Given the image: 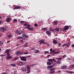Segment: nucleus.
Returning <instances> with one entry per match:
<instances>
[{
  "instance_id": "nucleus-1",
  "label": "nucleus",
  "mask_w": 74,
  "mask_h": 74,
  "mask_svg": "<svg viewBox=\"0 0 74 74\" xmlns=\"http://www.w3.org/2000/svg\"><path fill=\"white\" fill-rule=\"evenodd\" d=\"M48 60V61H49V62H51L53 64V65L49 66L47 67L48 69H51V68H52V67H53V66H54L56 64V63H55L56 62V60L54 59H49Z\"/></svg>"
},
{
  "instance_id": "nucleus-2",
  "label": "nucleus",
  "mask_w": 74,
  "mask_h": 74,
  "mask_svg": "<svg viewBox=\"0 0 74 74\" xmlns=\"http://www.w3.org/2000/svg\"><path fill=\"white\" fill-rule=\"evenodd\" d=\"M16 34H18V35H21V34H22V33H23V31H19L16 30L15 32Z\"/></svg>"
},
{
  "instance_id": "nucleus-3",
  "label": "nucleus",
  "mask_w": 74,
  "mask_h": 74,
  "mask_svg": "<svg viewBox=\"0 0 74 74\" xmlns=\"http://www.w3.org/2000/svg\"><path fill=\"white\" fill-rule=\"evenodd\" d=\"M69 27L70 26H65L64 27V28L63 30V32H65L66 30H68L69 29Z\"/></svg>"
},
{
  "instance_id": "nucleus-4",
  "label": "nucleus",
  "mask_w": 74,
  "mask_h": 74,
  "mask_svg": "<svg viewBox=\"0 0 74 74\" xmlns=\"http://www.w3.org/2000/svg\"><path fill=\"white\" fill-rule=\"evenodd\" d=\"M26 58V57H21L20 58L21 60H22L23 61H26L27 59Z\"/></svg>"
},
{
  "instance_id": "nucleus-5",
  "label": "nucleus",
  "mask_w": 74,
  "mask_h": 74,
  "mask_svg": "<svg viewBox=\"0 0 74 74\" xmlns=\"http://www.w3.org/2000/svg\"><path fill=\"white\" fill-rule=\"evenodd\" d=\"M25 29H28L29 30H30L31 31H32V30H34V28L33 27H25Z\"/></svg>"
},
{
  "instance_id": "nucleus-6",
  "label": "nucleus",
  "mask_w": 74,
  "mask_h": 74,
  "mask_svg": "<svg viewBox=\"0 0 74 74\" xmlns=\"http://www.w3.org/2000/svg\"><path fill=\"white\" fill-rule=\"evenodd\" d=\"M51 72L50 73V74H54L55 73V69L54 68H52L50 69Z\"/></svg>"
},
{
  "instance_id": "nucleus-7",
  "label": "nucleus",
  "mask_w": 74,
  "mask_h": 74,
  "mask_svg": "<svg viewBox=\"0 0 74 74\" xmlns=\"http://www.w3.org/2000/svg\"><path fill=\"white\" fill-rule=\"evenodd\" d=\"M0 31L2 32H4L6 31V29L4 27L1 28L0 29Z\"/></svg>"
},
{
  "instance_id": "nucleus-8",
  "label": "nucleus",
  "mask_w": 74,
  "mask_h": 74,
  "mask_svg": "<svg viewBox=\"0 0 74 74\" xmlns=\"http://www.w3.org/2000/svg\"><path fill=\"white\" fill-rule=\"evenodd\" d=\"M22 36L23 37H25V38H29V36H26V35L25 33L23 34H22Z\"/></svg>"
},
{
  "instance_id": "nucleus-9",
  "label": "nucleus",
  "mask_w": 74,
  "mask_h": 74,
  "mask_svg": "<svg viewBox=\"0 0 74 74\" xmlns=\"http://www.w3.org/2000/svg\"><path fill=\"white\" fill-rule=\"evenodd\" d=\"M17 40H19V39H21V40H25V38H23V37L22 36H18L17 37Z\"/></svg>"
},
{
  "instance_id": "nucleus-10",
  "label": "nucleus",
  "mask_w": 74,
  "mask_h": 74,
  "mask_svg": "<svg viewBox=\"0 0 74 74\" xmlns=\"http://www.w3.org/2000/svg\"><path fill=\"white\" fill-rule=\"evenodd\" d=\"M40 44H45V43L44 40H41L39 41Z\"/></svg>"
},
{
  "instance_id": "nucleus-11",
  "label": "nucleus",
  "mask_w": 74,
  "mask_h": 74,
  "mask_svg": "<svg viewBox=\"0 0 74 74\" xmlns=\"http://www.w3.org/2000/svg\"><path fill=\"white\" fill-rule=\"evenodd\" d=\"M12 57L10 56H7L6 57V58L7 60L10 59H12Z\"/></svg>"
},
{
  "instance_id": "nucleus-12",
  "label": "nucleus",
  "mask_w": 74,
  "mask_h": 74,
  "mask_svg": "<svg viewBox=\"0 0 74 74\" xmlns=\"http://www.w3.org/2000/svg\"><path fill=\"white\" fill-rule=\"evenodd\" d=\"M53 44H58V42L57 41V40H56L54 39L53 41Z\"/></svg>"
},
{
  "instance_id": "nucleus-13",
  "label": "nucleus",
  "mask_w": 74,
  "mask_h": 74,
  "mask_svg": "<svg viewBox=\"0 0 74 74\" xmlns=\"http://www.w3.org/2000/svg\"><path fill=\"white\" fill-rule=\"evenodd\" d=\"M46 33L47 34V35H49V36H50L51 34V32L47 31L46 32Z\"/></svg>"
},
{
  "instance_id": "nucleus-14",
  "label": "nucleus",
  "mask_w": 74,
  "mask_h": 74,
  "mask_svg": "<svg viewBox=\"0 0 74 74\" xmlns=\"http://www.w3.org/2000/svg\"><path fill=\"white\" fill-rule=\"evenodd\" d=\"M50 53H53V55L54 54H56V51L54 50H53L50 52Z\"/></svg>"
},
{
  "instance_id": "nucleus-15",
  "label": "nucleus",
  "mask_w": 74,
  "mask_h": 74,
  "mask_svg": "<svg viewBox=\"0 0 74 74\" xmlns=\"http://www.w3.org/2000/svg\"><path fill=\"white\" fill-rule=\"evenodd\" d=\"M28 46V42H26L24 45V48H26Z\"/></svg>"
},
{
  "instance_id": "nucleus-16",
  "label": "nucleus",
  "mask_w": 74,
  "mask_h": 74,
  "mask_svg": "<svg viewBox=\"0 0 74 74\" xmlns=\"http://www.w3.org/2000/svg\"><path fill=\"white\" fill-rule=\"evenodd\" d=\"M10 51H11V50H10L9 49H7L5 50V52L6 53H10Z\"/></svg>"
},
{
  "instance_id": "nucleus-17",
  "label": "nucleus",
  "mask_w": 74,
  "mask_h": 74,
  "mask_svg": "<svg viewBox=\"0 0 74 74\" xmlns=\"http://www.w3.org/2000/svg\"><path fill=\"white\" fill-rule=\"evenodd\" d=\"M21 6H16L15 8H14V9H15L16 10L17 9H19L20 8H21Z\"/></svg>"
},
{
  "instance_id": "nucleus-18",
  "label": "nucleus",
  "mask_w": 74,
  "mask_h": 74,
  "mask_svg": "<svg viewBox=\"0 0 74 74\" xmlns=\"http://www.w3.org/2000/svg\"><path fill=\"white\" fill-rule=\"evenodd\" d=\"M27 70H30L31 67L30 66L28 65L26 66Z\"/></svg>"
},
{
  "instance_id": "nucleus-19",
  "label": "nucleus",
  "mask_w": 74,
  "mask_h": 74,
  "mask_svg": "<svg viewBox=\"0 0 74 74\" xmlns=\"http://www.w3.org/2000/svg\"><path fill=\"white\" fill-rule=\"evenodd\" d=\"M48 28L47 27H45L42 28L41 30L42 31H45V30H47Z\"/></svg>"
},
{
  "instance_id": "nucleus-20",
  "label": "nucleus",
  "mask_w": 74,
  "mask_h": 74,
  "mask_svg": "<svg viewBox=\"0 0 74 74\" xmlns=\"http://www.w3.org/2000/svg\"><path fill=\"white\" fill-rule=\"evenodd\" d=\"M66 68H67V66H63L61 67V69H65Z\"/></svg>"
},
{
  "instance_id": "nucleus-21",
  "label": "nucleus",
  "mask_w": 74,
  "mask_h": 74,
  "mask_svg": "<svg viewBox=\"0 0 74 74\" xmlns=\"http://www.w3.org/2000/svg\"><path fill=\"white\" fill-rule=\"evenodd\" d=\"M58 23V21H54L53 22V25H57Z\"/></svg>"
},
{
  "instance_id": "nucleus-22",
  "label": "nucleus",
  "mask_w": 74,
  "mask_h": 74,
  "mask_svg": "<svg viewBox=\"0 0 74 74\" xmlns=\"http://www.w3.org/2000/svg\"><path fill=\"white\" fill-rule=\"evenodd\" d=\"M11 20V18H8L6 20V22L8 23Z\"/></svg>"
},
{
  "instance_id": "nucleus-23",
  "label": "nucleus",
  "mask_w": 74,
  "mask_h": 74,
  "mask_svg": "<svg viewBox=\"0 0 74 74\" xmlns=\"http://www.w3.org/2000/svg\"><path fill=\"white\" fill-rule=\"evenodd\" d=\"M22 71H27V70H26V68H23L22 69Z\"/></svg>"
},
{
  "instance_id": "nucleus-24",
  "label": "nucleus",
  "mask_w": 74,
  "mask_h": 74,
  "mask_svg": "<svg viewBox=\"0 0 74 74\" xmlns=\"http://www.w3.org/2000/svg\"><path fill=\"white\" fill-rule=\"evenodd\" d=\"M20 53H21L20 51H18L16 53V55H19L20 54Z\"/></svg>"
},
{
  "instance_id": "nucleus-25",
  "label": "nucleus",
  "mask_w": 74,
  "mask_h": 74,
  "mask_svg": "<svg viewBox=\"0 0 74 74\" xmlns=\"http://www.w3.org/2000/svg\"><path fill=\"white\" fill-rule=\"evenodd\" d=\"M66 73H70V74L71 73H74V72L69 71H66Z\"/></svg>"
},
{
  "instance_id": "nucleus-26",
  "label": "nucleus",
  "mask_w": 74,
  "mask_h": 74,
  "mask_svg": "<svg viewBox=\"0 0 74 74\" xmlns=\"http://www.w3.org/2000/svg\"><path fill=\"white\" fill-rule=\"evenodd\" d=\"M61 63V60H58L57 62V63H59V64H60Z\"/></svg>"
},
{
  "instance_id": "nucleus-27",
  "label": "nucleus",
  "mask_w": 74,
  "mask_h": 74,
  "mask_svg": "<svg viewBox=\"0 0 74 74\" xmlns=\"http://www.w3.org/2000/svg\"><path fill=\"white\" fill-rule=\"evenodd\" d=\"M51 63L50 62H47V65H51L52 64V63Z\"/></svg>"
},
{
  "instance_id": "nucleus-28",
  "label": "nucleus",
  "mask_w": 74,
  "mask_h": 74,
  "mask_svg": "<svg viewBox=\"0 0 74 74\" xmlns=\"http://www.w3.org/2000/svg\"><path fill=\"white\" fill-rule=\"evenodd\" d=\"M39 50H36L35 51V53H39Z\"/></svg>"
},
{
  "instance_id": "nucleus-29",
  "label": "nucleus",
  "mask_w": 74,
  "mask_h": 74,
  "mask_svg": "<svg viewBox=\"0 0 74 74\" xmlns=\"http://www.w3.org/2000/svg\"><path fill=\"white\" fill-rule=\"evenodd\" d=\"M66 46L67 48L70 47V44L69 43H66Z\"/></svg>"
},
{
  "instance_id": "nucleus-30",
  "label": "nucleus",
  "mask_w": 74,
  "mask_h": 74,
  "mask_svg": "<svg viewBox=\"0 0 74 74\" xmlns=\"http://www.w3.org/2000/svg\"><path fill=\"white\" fill-rule=\"evenodd\" d=\"M56 59H57V60H62L63 58L62 57L60 58H56Z\"/></svg>"
},
{
  "instance_id": "nucleus-31",
  "label": "nucleus",
  "mask_w": 74,
  "mask_h": 74,
  "mask_svg": "<svg viewBox=\"0 0 74 74\" xmlns=\"http://www.w3.org/2000/svg\"><path fill=\"white\" fill-rule=\"evenodd\" d=\"M55 30H56V31H59V28L56 27V28H55Z\"/></svg>"
},
{
  "instance_id": "nucleus-32",
  "label": "nucleus",
  "mask_w": 74,
  "mask_h": 74,
  "mask_svg": "<svg viewBox=\"0 0 74 74\" xmlns=\"http://www.w3.org/2000/svg\"><path fill=\"white\" fill-rule=\"evenodd\" d=\"M24 21H21L20 23H21V24H23V23H24Z\"/></svg>"
},
{
  "instance_id": "nucleus-33",
  "label": "nucleus",
  "mask_w": 74,
  "mask_h": 74,
  "mask_svg": "<svg viewBox=\"0 0 74 74\" xmlns=\"http://www.w3.org/2000/svg\"><path fill=\"white\" fill-rule=\"evenodd\" d=\"M18 59V57H16L14 58V60H15V61L16 60H17Z\"/></svg>"
},
{
  "instance_id": "nucleus-34",
  "label": "nucleus",
  "mask_w": 74,
  "mask_h": 74,
  "mask_svg": "<svg viewBox=\"0 0 74 74\" xmlns=\"http://www.w3.org/2000/svg\"><path fill=\"white\" fill-rule=\"evenodd\" d=\"M58 46L59 47H60V46H61V43H60V42L58 43Z\"/></svg>"
},
{
  "instance_id": "nucleus-35",
  "label": "nucleus",
  "mask_w": 74,
  "mask_h": 74,
  "mask_svg": "<svg viewBox=\"0 0 74 74\" xmlns=\"http://www.w3.org/2000/svg\"><path fill=\"white\" fill-rule=\"evenodd\" d=\"M28 71L27 72V73H30V70H27Z\"/></svg>"
},
{
  "instance_id": "nucleus-36",
  "label": "nucleus",
  "mask_w": 74,
  "mask_h": 74,
  "mask_svg": "<svg viewBox=\"0 0 74 74\" xmlns=\"http://www.w3.org/2000/svg\"><path fill=\"white\" fill-rule=\"evenodd\" d=\"M11 65L12 66H14V67L15 66H16V64H11Z\"/></svg>"
},
{
  "instance_id": "nucleus-37",
  "label": "nucleus",
  "mask_w": 74,
  "mask_h": 74,
  "mask_svg": "<svg viewBox=\"0 0 74 74\" xmlns=\"http://www.w3.org/2000/svg\"><path fill=\"white\" fill-rule=\"evenodd\" d=\"M45 54H47V53H49V52L48 51H45Z\"/></svg>"
},
{
  "instance_id": "nucleus-38",
  "label": "nucleus",
  "mask_w": 74,
  "mask_h": 74,
  "mask_svg": "<svg viewBox=\"0 0 74 74\" xmlns=\"http://www.w3.org/2000/svg\"><path fill=\"white\" fill-rule=\"evenodd\" d=\"M70 67H71V68H74V64L72 65L71 66H70Z\"/></svg>"
},
{
  "instance_id": "nucleus-39",
  "label": "nucleus",
  "mask_w": 74,
  "mask_h": 74,
  "mask_svg": "<svg viewBox=\"0 0 74 74\" xmlns=\"http://www.w3.org/2000/svg\"><path fill=\"white\" fill-rule=\"evenodd\" d=\"M66 45V44L64 43L63 45H62V47H64V46H65V45Z\"/></svg>"
},
{
  "instance_id": "nucleus-40",
  "label": "nucleus",
  "mask_w": 74,
  "mask_h": 74,
  "mask_svg": "<svg viewBox=\"0 0 74 74\" xmlns=\"http://www.w3.org/2000/svg\"><path fill=\"white\" fill-rule=\"evenodd\" d=\"M17 65H18V66H21V64L18 62L17 63Z\"/></svg>"
},
{
  "instance_id": "nucleus-41",
  "label": "nucleus",
  "mask_w": 74,
  "mask_h": 74,
  "mask_svg": "<svg viewBox=\"0 0 74 74\" xmlns=\"http://www.w3.org/2000/svg\"><path fill=\"white\" fill-rule=\"evenodd\" d=\"M11 36H12V35L11 34L9 35L8 36V37H11Z\"/></svg>"
},
{
  "instance_id": "nucleus-42",
  "label": "nucleus",
  "mask_w": 74,
  "mask_h": 74,
  "mask_svg": "<svg viewBox=\"0 0 74 74\" xmlns=\"http://www.w3.org/2000/svg\"><path fill=\"white\" fill-rule=\"evenodd\" d=\"M27 27H30V25H27Z\"/></svg>"
},
{
  "instance_id": "nucleus-43",
  "label": "nucleus",
  "mask_w": 74,
  "mask_h": 74,
  "mask_svg": "<svg viewBox=\"0 0 74 74\" xmlns=\"http://www.w3.org/2000/svg\"><path fill=\"white\" fill-rule=\"evenodd\" d=\"M50 31H52V32H53V29H52V28H50Z\"/></svg>"
},
{
  "instance_id": "nucleus-44",
  "label": "nucleus",
  "mask_w": 74,
  "mask_h": 74,
  "mask_svg": "<svg viewBox=\"0 0 74 74\" xmlns=\"http://www.w3.org/2000/svg\"><path fill=\"white\" fill-rule=\"evenodd\" d=\"M0 44L1 45H2V44H3V42H2V41H0Z\"/></svg>"
},
{
  "instance_id": "nucleus-45",
  "label": "nucleus",
  "mask_w": 74,
  "mask_h": 74,
  "mask_svg": "<svg viewBox=\"0 0 74 74\" xmlns=\"http://www.w3.org/2000/svg\"><path fill=\"white\" fill-rule=\"evenodd\" d=\"M13 21H14V22H17V20H16V19H14L13 20Z\"/></svg>"
},
{
  "instance_id": "nucleus-46",
  "label": "nucleus",
  "mask_w": 74,
  "mask_h": 74,
  "mask_svg": "<svg viewBox=\"0 0 74 74\" xmlns=\"http://www.w3.org/2000/svg\"><path fill=\"white\" fill-rule=\"evenodd\" d=\"M29 54V52H25V53H24V54H25V55H27V54Z\"/></svg>"
},
{
  "instance_id": "nucleus-47",
  "label": "nucleus",
  "mask_w": 74,
  "mask_h": 74,
  "mask_svg": "<svg viewBox=\"0 0 74 74\" xmlns=\"http://www.w3.org/2000/svg\"><path fill=\"white\" fill-rule=\"evenodd\" d=\"M34 26H36V27H37L38 26V24H34Z\"/></svg>"
},
{
  "instance_id": "nucleus-48",
  "label": "nucleus",
  "mask_w": 74,
  "mask_h": 74,
  "mask_svg": "<svg viewBox=\"0 0 74 74\" xmlns=\"http://www.w3.org/2000/svg\"><path fill=\"white\" fill-rule=\"evenodd\" d=\"M18 63H21V64H22L23 63V62H21V61H20L18 62Z\"/></svg>"
},
{
  "instance_id": "nucleus-49",
  "label": "nucleus",
  "mask_w": 74,
  "mask_h": 74,
  "mask_svg": "<svg viewBox=\"0 0 74 74\" xmlns=\"http://www.w3.org/2000/svg\"><path fill=\"white\" fill-rule=\"evenodd\" d=\"M20 42H21L23 43L24 42V41H23V40H20Z\"/></svg>"
},
{
  "instance_id": "nucleus-50",
  "label": "nucleus",
  "mask_w": 74,
  "mask_h": 74,
  "mask_svg": "<svg viewBox=\"0 0 74 74\" xmlns=\"http://www.w3.org/2000/svg\"><path fill=\"white\" fill-rule=\"evenodd\" d=\"M27 24L26 23H25L24 24V26H27Z\"/></svg>"
},
{
  "instance_id": "nucleus-51",
  "label": "nucleus",
  "mask_w": 74,
  "mask_h": 74,
  "mask_svg": "<svg viewBox=\"0 0 74 74\" xmlns=\"http://www.w3.org/2000/svg\"><path fill=\"white\" fill-rule=\"evenodd\" d=\"M36 64H33L31 65V66H35L36 65Z\"/></svg>"
},
{
  "instance_id": "nucleus-52",
  "label": "nucleus",
  "mask_w": 74,
  "mask_h": 74,
  "mask_svg": "<svg viewBox=\"0 0 74 74\" xmlns=\"http://www.w3.org/2000/svg\"><path fill=\"white\" fill-rule=\"evenodd\" d=\"M2 23H3V21L2 20H0V24H1Z\"/></svg>"
},
{
  "instance_id": "nucleus-53",
  "label": "nucleus",
  "mask_w": 74,
  "mask_h": 74,
  "mask_svg": "<svg viewBox=\"0 0 74 74\" xmlns=\"http://www.w3.org/2000/svg\"><path fill=\"white\" fill-rule=\"evenodd\" d=\"M23 52H20V54H21V55H22V54H23Z\"/></svg>"
},
{
  "instance_id": "nucleus-54",
  "label": "nucleus",
  "mask_w": 74,
  "mask_h": 74,
  "mask_svg": "<svg viewBox=\"0 0 74 74\" xmlns=\"http://www.w3.org/2000/svg\"><path fill=\"white\" fill-rule=\"evenodd\" d=\"M4 56V55H0V56H1V57H3V56Z\"/></svg>"
},
{
  "instance_id": "nucleus-55",
  "label": "nucleus",
  "mask_w": 74,
  "mask_h": 74,
  "mask_svg": "<svg viewBox=\"0 0 74 74\" xmlns=\"http://www.w3.org/2000/svg\"><path fill=\"white\" fill-rule=\"evenodd\" d=\"M65 57H66V55H65L63 56V58H65Z\"/></svg>"
},
{
  "instance_id": "nucleus-56",
  "label": "nucleus",
  "mask_w": 74,
  "mask_h": 74,
  "mask_svg": "<svg viewBox=\"0 0 74 74\" xmlns=\"http://www.w3.org/2000/svg\"><path fill=\"white\" fill-rule=\"evenodd\" d=\"M67 59L69 60H71V58H68Z\"/></svg>"
},
{
  "instance_id": "nucleus-57",
  "label": "nucleus",
  "mask_w": 74,
  "mask_h": 74,
  "mask_svg": "<svg viewBox=\"0 0 74 74\" xmlns=\"http://www.w3.org/2000/svg\"><path fill=\"white\" fill-rule=\"evenodd\" d=\"M58 53H59V51H57V52H56V54H58Z\"/></svg>"
},
{
  "instance_id": "nucleus-58",
  "label": "nucleus",
  "mask_w": 74,
  "mask_h": 74,
  "mask_svg": "<svg viewBox=\"0 0 74 74\" xmlns=\"http://www.w3.org/2000/svg\"><path fill=\"white\" fill-rule=\"evenodd\" d=\"M53 50H52V48L50 49V51H51H51H52Z\"/></svg>"
},
{
  "instance_id": "nucleus-59",
  "label": "nucleus",
  "mask_w": 74,
  "mask_h": 74,
  "mask_svg": "<svg viewBox=\"0 0 74 74\" xmlns=\"http://www.w3.org/2000/svg\"><path fill=\"white\" fill-rule=\"evenodd\" d=\"M10 54L9 53H8V54H7V55H8V56H10Z\"/></svg>"
},
{
  "instance_id": "nucleus-60",
  "label": "nucleus",
  "mask_w": 74,
  "mask_h": 74,
  "mask_svg": "<svg viewBox=\"0 0 74 74\" xmlns=\"http://www.w3.org/2000/svg\"><path fill=\"white\" fill-rule=\"evenodd\" d=\"M72 47H74V44H73L71 45Z\"/></svg>"
},
{
  "instance_id": "nucleus-61",
  "label": "nucleus",
  "mask_w": 74,
  "mask_h": 74,
  "mask_svg": "<svg viewBox=\"0 0 74 74\" xmlns=\"http://www.w3.org/2000/svg\"><path fill=\"white\" fill-rule=\"evenodd\" d=\"M60 31H62V30H63V29H62V28H61L60 29Z\"/></svg>"
},
{
  "instance_id": "nucleus-62",
  "label": "nucleus",
  "mask_w": 74,
  "mask_h": 74,
  "mask_svg": "<svg viewBox=\"0 0 74 74\" xmlns=\"http://www.w3.org/2000/svg\"><path fill=\"white\" fill-rule=\"evenodd\" d=\"M2 74H6V73L3 72V73H2Z\"/></svg>"
},
{
  "instance_id": "nucleus-63",
  "label": "nucleus",
  "mask_w": 74,
  "mask_h": 74,
  "mask_svg": "<svg viewBox=\"0 0 74 74\" xmlns=\"http://www.w3.org/2000/svg\"><path fill=\"white\" fill-rule=\"evenodd\" d=\"M51 56V55H48L47 56V57H49V56Z\"/></svg>"
},
{
  "instance_id": "nucleus-64",
  "label": "nucleus",
  "mask_w": 74,
  "mask_h": 74,
  "mask_svg": "<svg viewBox=\"0 0 74 74\" xmlns=\"http://www.w3.org/2000/svg\"><path fill=\"white\" fill-rule=\"evenodd\" d=\"M56 37V36H58V34H56L55 35Z\"/></svg>"
}]
</instances>
